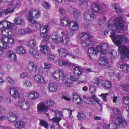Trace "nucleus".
Segmentation results:
<instances>
[{"label":"nucleus","instance_id":"nucleus-41","mask_svg":"<svg viewBox=\"0 0 129 129\" xmlns=\"http://www.w3.org/2000/svg\"><path fill=\"white\" fill-rule=\"evenodd\" d=\"M28 21L30 22L35 24V27L37 29L40 28L41 27V25L40 23L37 22L35 20H31L29 19Z\"/></svg>","mask_w":129,"mask_h":129},{"label":"nucleus","instance_id":"nucleus-28","mask_svg":"<svg viewBox=\"0 0 129 129\" xmlns=\"http://www.w3.org/2000/svg\"><path fill=\"white\" fill-rule=\"evenodd\" d=\"M7 119L10 122H13L17 119V117L15 113L10 112L8 114Z\"/></svg>","mask_w":129,"mask_h":129},{"label":"nucleus","instance_id":"nucleus-1","mask_svg":"<svg viewBox=\"0 0 129 129\" xmlns=\"http://www.w3.org/2000/svg\"><path fill=\"white\" fill-rule=\"evenodd\" d=\"M124 21L120 18H112L109 20L108 23V27L112 31L111 32V35L109 36L112 41L116 45L118 46V53H120L119 49L120 45L122 43L124 36L119 35L115 36V31L122 33L127 29L128 27L124 25ZM121 46H124L121 45Z\"/></svg>","mask_w":129,"mask_h":129},{"label":"nucleus","instance_id":"nucleus-23","mask_svg":"<svg viewBox=\"0 0 129 129\" xmlns=\"http://www.w3.org/2000/svg\"><path fill=\"white\" fill-rule=\"evenodd\" d=\"M59 56L61 57H64L69 54V52L67 49L64 48H61L57 50Z\"/></svg>","mask_w":129,"mask_h":129},{"label":"nucleus","instance_id":"nucleus-56","mask_svg":"<svg viewBox=\"0 0 129 129\" xmlns=\"http://www.w3.org/2000/svg\"><path fill=\"white\" fill-rule=\"evenodd\" d=\"M17 34L19 35H24L25 34L24 28H19L18 29L17 31Z\"/></svg>","mask_w":129,"mask_h":129},{"label":"nucleus","instance_id":"nucleus-34","mask_svg":"<svg viewBox=\"0 0 129 129\" xmlns=\"http://www.w3.org/2000/svg\"><path fill=\"white\" fill-rule=\"evenodd\" d=\"M80 36L81 41L89 40V38L91 37V36L88 33L85 32L82 33Z\"/></svg>","mask_w":129,"mask_h":129},{"label":"nucleus","instance_id":"nucleus-31","mask_svg":"<svg viewBox=\"0 0 129 129\" xmlns=\"http://www.w3.org/2000/svg\"><path fill=\"white\" fill-rule=\"evenodd\" d=\"M14 23L17 25H20L24 23V21L23 18L21 17H17L14 20Z\"/></svg>","mask_w":129,"mask_h":129},{"label":"nucleus","instance_id":"nucleus-4","mask_svg":"<svg viewBox=\"0 0 129 129\" xmlns=\"http://www.w3.org/2000/svg\"><path fill=\"white\" fill-rule=\"evenodd\" d=\"M114 123V125L112 123L104 124L102 129H118L120 127H124L127 125L125 120L121 117L117 118Z\"/></svg>","mask_w":129,"mask_h":129},{"label":"nucleus","instance_id":"nucleus-62","mask_svg":"<svg viewBox=\"0 0 129 129\" xmlns=\"http://www.w3.org/2000/svg\"><path fill=\"white\" fill-rule=\"evenodd\" d=\"M109 94V93H102L100 95V96L102 97V98L103 99L104 101L106 102L107 101V99H106V96Z\"/></svg>","mask_w":129,"mask_h":129},{"label":"nucleus","instance_id":"nucleus-38","mask_svg":"<svg viewBox=\"0 0 129 129\" xmlns=\"http://www.w3.org/2000/svg\"><path fill=\"white\" fill-rule=\"evenodd\" d=\"M70 21L68 18L64 17L61 20V23L64 26H68Z\"/></svg>","mask_w":129,"mask_h":129},{"label":"nucleus","instance_id":"nucleus-32","mask_svg":"<svg viewBox=\"0 0 129 129\" xmlns=\"http://www.w3.org/2000/svg\"><path fill=\"white\" fill-rule=\"evenodd\" d=\"M102 85L103 88L105 89H110L112 87V84L110 81H105L102 82Z\"/></svg>","mask_w":129,"mask_h":129},{"label":"nucleus","instance_id":"nucleus-52","mask_svg":"<svg viewBox=\"0 0 129 129\" xmlns=\"http://www.w3.org/2000/svg\"><path fill=\"white\" fill-rule=\"evenodd\" d=\"M61 119V118L60 117H58L57 116H56L55 117L52 118L51 119V121H52L53 122L58 123Z\"/></svg>","mask_w":129,"mask_h":129},{"label":"nucleus","instance_id":"nucleus-8","mask_svg":"<svg viewBox=\"0 0 129 129\" xmlns=\"http://www.w3.org/2000/svg\"><path fill=\"white\" fill-rule=\"evenodd\" d=\"M18 106L19 107L24 111L28 110L30 108L29 103L26 101L24 98H21L18 102Z\"/></svg>","mask_w":129,"mask_h":129},{"label":"nucleus","instance_id":"nucleus-36","mask_svg":"<svg viewBox=\"0 0 129 129\" xmlns=\"http://www.w3.org/2000/svg\"><path fill=\"white\" fill-rule=\"evenodd\" d=\"M73 16L74 18L77 20L81 18V15L80 11L78 10L75 11L73 13Z\"/></svg>","mask_w":129,"mask_h":129},{"label":"nucleus","instance_id":"nucleus-47","mask_svg":"<svg viewBox=\"0 0 129 129\" xmlns=\"http://www.w3.org/2000/svg\"><path fill=\"white\" fill-rule=\"evenodd\" d=\"M20 76L22 79L25 78L28 79L30 78L28 73L26 72H24L21 73L20 75Z\"/></svg>","mask_w":129,"mask_h":129},{"label":"nucleus","instance_id":"nucleus-5","mask_svg":"<svg viewBox=\"0 0 129 129\" xmlns=\"http://www.w3.org/2000/svg\"><path fill=\"white\" fill-rule=\"evenodd\" d=\"M41 14L40 11L35 9L28 10L26 13L28 20H29V19L34 20V18H38L40 16Z\"/></svg>","mask_w":129,"mask_h":129},{"label":"nucleus","instance_id":"nucleus-15","mask_svg":"<svg viewBox=\"0 0 129 129\" xmlns=\"http://www.w3.org/2000/svg\"><path fill=\"white\" fill-rule=\"evenodd\" d=\"M91 8L93 11L96 13H101L103 11L102 6L96 3L93 4Z\"/></svg>","mask_w":129,"mask_h":129},{"label":"nucleus","instance_id":"nucleus-9","mask_svg":"<svg viewBox=\"0 0 129 129\" xmlns=\"http://www.w3.org/2000/svg\"><path fill=\"white\" fill-rule=\"evenodd\" d=\"M96 15L93 12L89 10L86 11L83 14L84 19L87 21H91L96 17Z\"/></svg>","mask_w":129,"mask_h":129},{"label":"nucleus","instance_id":"nucleus-18","mask_svg":"<svg viewBox=\"0 0 129 129\" xmlns=\"http://www.w3.org/2000/svg\"><path fill=\"white\" fill-rule=\"evenodd\" d=\"M7 57L11 60L16 62L17 60V56L13 51L11 50L8 51L6 53Z\"/></svg>","mask_w":129,"mask_h":129},{"label":"nucleus","instance_id":"nucleus-27","mask_svg":"<svg viewBox=\"0 0 129 129\" xmlns=\"http://www.w3.org/2000/svg\"><path fill=\"white\" fill-rule=\"evenodd\" d=\"M110 7L112 11H116L117 13L121 12L122 11V10L120 8L117 3L112 4L110 6Z\"/></svg>","mask_w":129,"mask_h":129},{"label":"nucleus","instance_id":"nucleus-58","mask_svg":"<svg viewBox=\"0 0 129 129\" xmlns=\"http://www.w3.org/2000/svg\"><path fill=\"white\" fill-rule=\"evenodd\" d=\"M122 86L124 90L128 91L129 89V82L123 84Z\"/></svg>","mask_w":129,"mask_h":129},{"label":"nucleus","instance_id":"nucleus-55","mask_svg":"<svg viewBox=\"0 0 129 129\" xmlns=\"http://www.w3.org/2000/svg\"><path fill=\"white\" fill-rule=\"evenodd\" d=\"M85 117V116L81 112H80L78 113L77 118L79 120H82L84 119Z\"/></svg>","mask_w":129,"mask_h":129},{"label":"nucleus","instance_id":"nucleus-2","mask_svg":"<svg viewBox=\"0 0 129 129\" xmlns=\"http://www.w3.org/2000/svg\"><path fill=\"white\" fill-rule=\"evenodd\" d=\"M51 75L52 78L55 80L58 81L62 80L67 87H70L72 86V83L69 81V76L65 75L62 71L60 70H56L52 72Z\"/></svg>","mask_w":129,"mask_h":129},{"label":"nucleus","instance_id":"nucleus-54","mask_svg":"<svg viewBox=\"0 0 129 129\" xmlns=\"http://www.w3.org/2000/svg\"><path fill=\"white\" fill-rule=\"evenodd\" d=\"M84 102L86 104H93L94 103V102L92 100V98L89 97L85 100Z\"/></svg>","mask_w":129,"mask_h":129},{"label":"nucleus","instance_id":"nucleus-3","mask_svg":"<svg viewBox=\"0 0 129 129\" xmlns=\"http://www.w3.org/2000/svg\"><path fill=\"white\" fill-rule=\"evenodd\" d=\"M69 32V30L68 29L66 28L61 32V34L62 36V37L60 35L54 33L52 34L51 38L52 41L54 43H58L61 42L64 44L67 45L70 41L68 36Z\"/></svg>","mask_w":129,"mask_h":129},{"label":"nucleus","instance_id":"nucleus-57","mask_svg":"<svg viewBox=\"0 0 129 129\" xmlns=\"http://www.w3.org/2000/svg\"><path fill=\"white\" fill-rule=\"evenodd\" d=\"M46 104L47 105L49 106H53L54 104V102L50 100H47L46 101Z\"/></svg>","mask_w":129,"mask_h":129},{"label":"nucleus","instance_id":"nucleus-29","mask_svg":"<svg viewBox=\"0 0 129 129\" xmlns=\"http://www.w3.org/2000/svg\"><path fill=\"white\" fill-rule=\"evenodd\" d=\"M26 125V123L24 121H16L14 123L15 127L18 129H20L24 127Z\"/></svg>","mask_w":129,"mask_h":129},{"label":"nucleus","instance_id":"nucleus-37","mask_svg":"<svg viewBox=\"0 0 129 129\" xmlns=\"http://www.w3.org/2000/svg\"><path fill=\"white\" fill-rule=\"evenodd\" d=\"M98 52H99L98 50V49L96 48V47L95 48L91 47L89 48L88 49V53L89 54V56L90 57L91 56L90 55V54H96Z\"/></svg>","mask_w":129,"mask_h":129},{"label":"nucleus","instance_id":"nucleus-61","mask_svg":"<svg viewBox=\"0 0 129 129\" xmlns=\"http://www.w3.org/2000/svg\"><path fill=\"white\" fill-rule=\"evenodd\" d=\"M73 49L74 52L75 54H77L81 52V51L78 47H74Z\"/></svg>","mask_w":129,"mask_h":129},{"label":"nucleus","instance_id":"nucleus-50","mask_svg":"<svg viewBox=\"0 0 129 129\" xmlns=\"http://www.w3.org/2000/svg\"><path fill=\"white\" fill-rule=\"evenodd\" d=\"M14 11V10L13 9H11L10 8H9L5 10H3L2 11V13L3 14H4L5 15H6L8 13L13 12Z\"/></svg>","mask_w":129,"mask_h":129},{"label":"nucleus","instance_id":"nucleus-53","mask_svg":"<svg viewBox=\"0 0 129 129\" xmlns=\"http://www.w3.org/2000/svg\"><path fill=\"white\" fill-rule=\"evenodd\" d=\"M79 77L75 74H74V76L71 75L70 77V79L73 81H76L79 79Z\"/></svg>","mask_w":129,"mask_h":129},{"label":"nucleus","instance_id":"nucleus-16","mask_svg":"<svg viewBox=\"0 0 129 129\" xmlns=\"http://www.w3.org/2000/svg\"><path fill=\"white\" fill-rule=\"evenodd\" d=\"M9 91L10 94L13 98H19L20 94L16 87H13L10 88Z\"/></svg>","mask_w":129,"mask_h":129},{"label":"nucleus","instance_id":"nucleus-45","mask_svg":"<svg viewBox=\"0 0 129 129\" xmlns=\"http://www.w3.org/2000/svg\"><path fill=\"white\" fill-rule=\"evenodd\" d=\"M49 28V26L48 25L42 26L41 27V32H48Z\"/></svg>","mask_w":129,"mask_h":129},{"label":"nucleus","instance_id":"nucleus-13","mask_svg":"<svg viewBox=\"0 0 129 129\" xmlns=\"http://www.w3.org/2000/svg\"><path fill=\"white\" fill-rule=\"evenodd\" d=\"M58 84L55 82H51L49 84L48 89L50 92H54L57 90Z\"/></svg>","mask_w":129,"mask_h":129},{"label":"nucleus","instance_id":"nucleus-63","mask_svg":"<svg viewBox=\"0 0 129 129\" xmlns=\"http://www.w3.org/2000/svg\"><path fill=\"white\" fill-rule=\"evenodd\" d=\"M49 59L51 60H53L55 59L56 56L55 54L52 53H49Z\"/></svg>","mask_w":129,"mask_h":129},{"label":"nucleus","instance_id":"nucleus-33","mask_svg":"<svg viewBox=\"0 0 129 129\" xmlns=\"http://www.w3.org/2000/svg\"><path fill=\"white\" fill-rule=\"evenodd\" d=\"M74 74H75L79 77L82 74V69L79 66H76L74 69Z\"/></svg>","mask_w":129,"mask_h":129},{"label":"nucleus","instance_id":"nucleus-17","mask_svg":"<svg viewBox=\"0 0 129 129\" xmlns=\"http://www.w3.org/2000/svg\"><path fill=\"white\" fill-rule=\"evenodd\" d=\"M37 110L38 111L44 112H47L49 109L48 108L44 103L40 102L38 104L37 106Z\"/></svg>","mask_w":129,"mask_h":129},{"label":"nucleus","instance_id":"nucleus-10","mask_svg":"<svg viewBox=\"0 0 129 129\" xmlns=\"http://www.w3.org/2000/svg\"><path fill=\"white\" fill-rule=\"evenodd\" d=\"M30 55L37 59H39L41 57V53L38 50L36 49H30L28 51Z\"/></svg>","mask_w":129,"mask_h":129},{"label":"nucleus","instance_id":"nucleus-39","mask_svg":"<svg viewBox=\"0 0 129 129\" xmlns=\"http://www.w3.org/2000/svg\"><path fill=\"white\" fill-rule=\"evenodd\" d=\"M31 81V79L30 78L27 79L23 81V86L26 87H30L32 86V83Z\"/></svg>","mask_w":129,"mask_h":129},{"label":"nucleus","instance_id":"nucleus-14","mask_svg":"<svg viewBox=\"0 0 129 129\" xmlns=\"http://www.w3.org/2000/svg\"><path fill=\"white\" fill-rule=\"evenodd\" d=\"M108 48V44L106 43L100 44L96 46V48L98 49V51L102 53L103 54L106 53V51Z\"/></svg>","mask_w":129,"mask_h":129},{"label":"nucleus","instance_id":"nucleus-12","mask_svg":"<svg viewBox=\"0 0 129 129\" xmlns=\"http://www.w3.org/2000/svg\"><path fill=\"white\" fill-rule=\"evenodd\" d=\"M68 26L69 29L72 31H76L79 28L78 23L76 21H70Z\"/></svg>","mask_w":129,"mask_h":129},{"label":"nucleus","instance_id":"nucleus-26","mask_svg":"<svg viewBox=\"0 0 129 129\" xmlns=\"http://www.w3.org/2000/svg\"><path fill=\"white\" fill-rule=\"evenodd\" d=\"M34 79L38 83L42 84H45L46 81L45 79L41 75L37 74L34 77Z\"/></svg>","mask_w":129,"mask_h":129},{"label":"nucleus","instance_id":"nucleus-35","mask_svg":"<svg viewBox=\"0 0 129 129\" xmlns=\"http://www.w3.org/2000/svg\"><path fill=\"white\" fill-rule=\"evenodd\" d=\"M89 0H80L79 1L80 7L84 9L88 7Z\"/></svg>","mask_w":129,"mask_h":129},{"label":"nucleus","instance_id":"nucleus-64","mask_svg":"<svg viewBox=\"0 0 129 129\" xmlns=\"http://www.w3.org/2000/svg\"><path fill=\"white\" fill-rule=\"evenodd\" d=\"M14 26V24L8 21L7 28L8 29H10L13 27Z\"/></svg>","mask_w":129,"mask_h":129},{"label":"nucleus","instance_id":"nucleus-20","mask_svg":"<svg viewBox=\"0 0 129 129\" xmlns=\"http://www.w3.org/2000/svg\"><path fill=\"white\" fill-rule=\"evenodd\" d=\"M73 101L77 105L81 104L83 103L82 99L76 93H74L72 98Z\"/></svg>","mask_w":129,"mask_h":129},{"label":"nucleus","instance_id":"nucleus-59","mask_svg":"<svg viewBox=\"0 0 129 129\" xmlns=\"http://www.w3.org/2000/svg\"><path fill=\"white\" fill-rule=\"evenodd\" d=\"M98 24L101 27H103L105 25V23L104 21H103V19L101 18H99L98 21Z\"/></svg>","mask_w":129,"mask_h":129},{"label":"nucleus","instance_id":"nucleus-22","mask_svg":"<svg viewBox=\"0 0 129 129\" xmlns=\"http://www.w3.org/2000/svg\"><path fill=\"white\" fill-rule=\"evenodd\" d=\"M27 68L31 72H35L37 70V67L36 64L33 62H29L27 65Z\"/></svg>","mask_w":129,"mask_h":129},{"label":"nucleus","instance_id":"nucleus-6","mask_svg":"<svg viewBox=\"0 0 129 129\" xmlns=\"http://www.w3.org/2000/svg\"><path fill=\"white\" fill-rule=\"evenodd\" d=\"M1 41L2 42L3 47L5 46L3 49H6L7 47V45H12L15 44V41L14 38L11 37H2Z\"/></svg>","mask_w":129,"mask_h":129},{"label":"nucleus","instance_id":"nucleus-43","mask_svg":"<svg viewBox=\"0 0 129 129\" xmlns=\"http://www.w3.org/2000/svg\"><path fill=\"white\" fill-rule=\"evenodd\" d=\"M26 34H32L34 31V29L31 27H27L24 28Z\"/></svg>","mask_w":129,"mask_h":129},{"label":"nucleus","instance_id":"nucleus-48","mask_svg":"<svg viewBox=\"0 0 129 129\" xmlns=\"http://www.w3.org/2000/svg\"><path fill=\"white\" fill-rule=\"evenodd\" d=\"M122 99L123 100V103L127 105V106L129 104V98L128 96L127 95L124 96L122 98Z\"/></svg>","mask_w":129,"mask_h":129},{"label":"nucleus","instance_id":"nucleus-19","mask_svg":"<svg viewBox=\"0 0 129 129\" xmlns=\"http://www.w3.org/2000/svg\"><path fill=\"white\" fill-rule=\"evenodd\" d=\"M99 64L103 66H106L108 64L109 62L108 60L103 54H102L98 61Z\"/></svg>","mask_w":129,"mask_h":129},{"label":"nucleus","instance_id":"nucleus-44","mask_svg":"<svg viewBox=\"0 0 129 129\" xmlns=\"http://www.w3.org/2000/svg\"><path fill=\"white\" fill-rule=\"evenodd\" d=\"M90 40H85L82 41L81 45L83 47H88L91 45Z\"/></svg>","mask_w":129,"mask_h":129},{"label":"nucleus","instance_id":"nucleus-30","mask_svg":"<svg viewBox=\"0 0 129 129\" xmlns=\"http://www.w3.org/2000/svg\"><path fill=\"white\" fill-rule=\"evenodd\" d=\"M120 68L122 72L125 73H129V64H122L120 65Z\"/></svg>","mask_w":129,"mask_h":129},{"label":"nucleus","instance_id":"nucleus-60","mask_svg":"<svg viewBox=\"0 0 129 129\" xmlns=\"http://www.w3.org/2000/svg\"><path fill=\"white\" fill-rule=\"evenodd\" d=\"M8 21L7 20L2 21H0V22H1L0 23V25H2L3 27L7 28Z\"/></svg>","mask_w":129,"mask_h":129},{"label":"nucleus","instance_id":"nucleus-21","mask_svg":"<svg viewBox=\"0 0 129 129\" xmlns=\"http://www.w3.org/2000/svg\"><path fill=\"white\" fill-rule=\"evenodd\" d=\"M40 47V50L42 53L45 55H48L49 54L50 50L48 46L41 45Z\"/></svg>","mask_w":129,"mask_h":129},{"label":"nucleus","instance_id":"nucleus-46","mask_svg":"<svg viewBox=\"0 0 129 129\" xmlns=\"http://www.w3.org/2000/svg\"><path fill=\"white\" fill-rule=\"evenodd\" d=\"M6 80L8 82L12 85L15 84V81L9 76H7Z\"/></svg>","mask_w":129,"mask_h":129},{"label":"nucleus","instance_id":"nucleus-49","mask_svg":"<svg viewBox=\"0 0 129 129\" xmlns=\"http://www.w3.org/2000/svg\"><path fill=\"white\" fill-rule=\"evenodd\" d=\"M43 6L47 10L50 9L51 6L49 4L48 2H43L42 3Z\"/></svg>","mask_w":129,"mask_h":129},{"label":"nucleus","instance_id":"nucleus-42","mask_svg":"<svg viewBox=\"0 0 129 129\" xmlns=\"http://www.w3.org/2000/svg\"><path fill=\"white\" fill-rule=\"evenodd\" d=\"M58 64L60 66H68L70 64V63L67 61L59 60L58 61Z\"/></svg>","mask_w":129,"mask_h":129},{"label":"nucleus","instance_id":"nucleus-24","mask_svg":"<svg viewBox=\"0 0 129 129\" xmlns=\"http://www.w3.org/2000/svg\"><path fill=\"white\" fill-rule=\"evenodd\" d=\"M15 50L16 53L19 54L24 55L26 53L25 48L22 46H19L16 47Z\"/></svg>","mask_w":129,"mask_h":129},{"label":"nucleus","instance_id":"nucleus-25","mask_svg":"<svg viewBox=\"0 0 129 129\" xmlns=\"http://www.w3.org/2000/svg\"><path fill=\"white\" fill-rule=\"evenodd\" d=\"M27 45L30 47V49H36L37 48V44L36 40L34 39L29 40L27 43Z\"/></svg>","mask_w":129,"mask_h":129},{"label":"nucleus","instance_id":"nucleus-51","mask_svg":"<svg viewBox=\"0 0 129 129\" xmlns=\"http://www.w3.org/2000/svg\"><path fill=\"white\" fill-rule=\"evenodd\" d=\"M96 89V87L92 85H90L89 87V90L91 94H93L95 92Z\"/></svg>","mask_w":129,"mask_h":129},{"label":"nucleus","instance_id":"nucleus-40","mask_svg":"<svg viewBox=\"0 0 129 129\" xmlns=\"http://www.w3.org/2000/svg\"><path fill=\"white\" fill-rule=\"evenodd\" d=\"M40 125L44 126L46 129H48L49 124L47 121L41 120L40 121Z\"/></svg>","mask_w":129,"mask_h":129},{"label":"nucleus","instance_id":"nucleus-7","mask_svg":"<svg viewBox=\"0 0 129 129\" xmlns=\"http://www.w3.org/2000/svg\"><path fill=\"white\" fill-rule=\"evenodd\" d=\"M119 50L122 59H123L126 57L129 58V49L127 46H120L119 47Z\"/></svg>","mask_w":129,"mask_h":129},{"label":"nucleus","instance_id":"nucleus-11","mask_svg":"<svg viewBox=\"0 0 129 129\" xmlns=\"http://www.w3.org/2000/svg\"><path fill=\"white\" fill-rule=\"evenodd\" d=\"M27 97L30 100H35L39 98L40 94L37 92L31 91L28 93Z\"/></svg>","mask_w":129,"mask_h":129}]
</instances>
